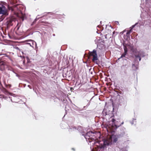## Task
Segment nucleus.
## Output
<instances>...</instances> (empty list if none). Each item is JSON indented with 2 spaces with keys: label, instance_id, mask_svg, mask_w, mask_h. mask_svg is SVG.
<instances>
[{
  "label": "nucleus",
  "instance_id": "nucleus-35",
  "mask_svg": "<svg viewBox=\"0 0 151 151\" xmlns=\"http://www.w3.org/2000/svg\"><path fill=\"white\" fill-rule=\"evenodd\" d=\"M28 86L30 88V89H31V88H31V86H30V85H28Z\"/></svg>",
  "mask_w": 151,
  "mask_h": 151
},
{
  "label": "nucleus",
  "instance_id": "nucleus-34",
  "mask_svg": "<svg viewBox=\"0 0 151 151\" xmlns=\"http://www.w3.org/2000/svg\"><path fill=\"white\" fill-rule=\"evenodd\" d=\"M21 19L22 21H23L24 20V17H23L22 16L21 17Z\"/></svg>",
  "mask_w": 151,
  "mask_h": 151
},
{
  "label": "nucleus",
  "instance_id": "nucleus-32",
  "mask_svg": "<svg viewBox=\"0 0 151 151\" xmlns=\"http://www.w3.org/2000/svg\"><path fill=\"white\" fill-rule=\"evenodd\" d=\"M115 23L117 24H118L119 25V22L118 21H116L115 22Z\"/></svg>",
  "mask_w": 151,
  "mask_h": 151
},
{
  "label": "nucleus",
  "instance_id": "nucleus-10",
  "mask_svg": "<svg viewBox=\"0 0 151 151\" xmlns=\"http://www.w3.org/2000/svg\"><path fill=\"white\" fill-rule=\"evenodd\" d=\"M110 112V111L109 110H107L106 109H104L102 111V114L103 115L106 116L109 115Z\"/></svg>",
  "mask_w": 151,
  "mask_h": 151
},
{
  "label": "nucleus",
  "instance_id": "nucleus-7",
  "mask_svg": "<svg viewBox=\"0 0 151 151\" xmlns=\"http://www.w3.org/2000/svg\"><path fill=\"white\" fill-rule=\"evenodd\" d=\"M135 59L134 62L136 63L137 64H139V61H140L141 60V57L139 55H135Z\"/></svg>",
  "mask_w": 151,
  "mask_h": 151
},
{
  "label": "nucleus",
  "instance_id": "nucleus-6",
  "mask_svg": "<svg viewBox=\"0 0 151 151\" xmlns=\"http://www.w3.org/2000/svg\"><path fill=\"white\" fill-rule=\"evenodd\" d=\"M89 54L90 56L93 57L92 60L93 62H95V61L98 60L96 50L94 49L92 51L89 52Z\"/></svg>",
  "mask_w": 151,
  "mask_h": 151
},
{
  "label": "nucleus",
  "instance_id": "nucleus-18",
  "mask_svg": "<svg viewBox=\"0 0 151 151\" xmlns=\"http://www.w3.org/2000/svg\"><path fill=\"white\" fill-rule=\"evenodd\" d=\"M136 118H133L132 119V121H130V123L132 125H135L136 124Z\"/></svg>",
  "mask_w": 151,
  "mask_h": 151
},
{
  "label": "nucleus",
  "instance_id": "nucleus-5",
  "mask_svg": "<svg viewBox=\"0 0 151 151\" xmlns=\"http://www.w3.org/2000/svg\"><path fill=\"white\" fill-rule=\"evenodd\" d=\"M111 121L112 122V127L113 129L116 130L121 126L120 124V121L119 119L116 120L114 119H112Z\"/></svg>",
  "mask_w": 151,
  "mask_h": 151
},
{
  "label": "nucleus",
  "instance_id": "nucleus-40",
  "mask_svg": "<svg viewBox=\"0 0 151 151\" xmlns=\"http://www.w3.org/2000/svg\"><path fill=\"white\" fill-rule=\"evenodd\" d=\"M16 76H18V75L17 74V73H16Z\"/></svg>",
  "mask_w": 151,
  "mask_h": 151
},
{
  "label": "nucleus",
  "instance_id": "nucleus-24",
  "mask_svg": "<svg viewBox=\"0 0 151 151\" xmlns=\"http://www.w3.org/2000/svg\"><path fill=\"white\" fill-rule=\"evenodd\" d=\"M39 16V15H38L36 18L35 19L34 21L33 22V23H35L38 19H40V18H38V16Z\"/></svg>",
  "mask_w": 151,
  "mask_h": 151
},
{
  "label": "nucleus",
  "instance_id": "nucleus-16",
  "mask_svg": "<svg viewBox=\"0 0 151 151\" xmlns=\"http://www.w3.org/2000/svg\"><path fill=\"white\" fill-rule=\"evenodd\" d=\"M4 93L6 95H10L12 96H14V95L15 94H13L12 93H9L8 91H7L6 89H5L3 91Z\"/></svg>",
  "mask_w": 151,
  "mask_h": 151
},
{
  "label": "nucleus",
  "instance_id": "nucleus-41",
  "mask_svg": "<svg viewBox=\"0 0 151 151\" xmlns=\"http://www.w3.org/2000/svg\"><path fill=\"white\" fill-rule=\"evenodd\" d=\"M66 107H65V110L66 111H67V110H66Z\"/></svg>",
  "mask_w": 151,
  "mask_h": 151
},
{
  "label": "nucleus",
  "instance_id": "nucleus-28",
  "mask_svg": "<svg viewBox=\"0 0 151 151\" xmlns=\"http://www.w3.org/2000/svg\"><path fill=\"white\" fill-rule=\"evenodd\" d=\"M90 102H89L86 105V106H84L83 107V108H85L86 106L88 107V106L90 104Z\"/></svg>",
  "mask_w": 151,
  "mask_h": 151
},
{
  "label": "nucleus",
  "instance_id": "nucleus-39",
  "mask_svg": "<svg viewBox=\"0 0 151 151\" xmlns=\"http://www.w3.org/2000/svg\"><path fill=\"white\" fill-rule=\"evenodd\" d=\"M11 8V9H10L9 8V9H11L12 10V9L11 7H10Z\"/></svg>",
  "mask_w": 151,
  "mask_h": 151
},
{
  "label": "nucleus",
  "instance_id": "nucleus-1",
  "mask_svg": "<svg viewBox=\"0 0 151 151\" xmlns=\"http://www.w3.org/2000/svg\"><path fill=\"white\" fill-rule=\"evenodd\" d=\"M77 129L81 133V135L84 137L87 142H91L93 140L95 139L96 138L95 132L90 131L86 133L83 131V128L81 126L78 127Z\"/></svg>",
  "mask_w": 151,
  "mask_h": 151
},
{
  "label": "nucleus",
  "instance_id": "nucleus-42",
  "mask_svg": "<svg viewBox=\"0 0 151 151\" xmlns=\"http://www.w3.org/2000/svg\"><path fill=\"white\" fill-rule=\"evenodd\" d=\"M53 36H55V34H53Z\"/></svg>",
  "mask_w": 151,
  "mask_h": 151
},
{
  "label": "nucleus",
  "instance_id": "nucleus-19",
  "mask_svg": "<svg viewBox=\"0 0 151 151\" xmlns=\"http://www.w3.org/2000/svg\"><path fill=\"white\" fill-rule=\"evenodd\" d=\"M26 42H30L32 43V45H35V46L37 45V43L36 42L32 40H27L26 41Z\"/></svg>",
  "mask_w": 151,
  "mask_h": 151
},
{
  "label": "nucleus",
  "instance_id": "nucleus-15",
  "mask_svg": "<svg viewBox=\"0 0 151 151\" xmlns=\"http://www.w3.org/2000/svg\"><path fill=\"white\" fill-rule=\"evenodd\" d=\"M111 140L113 142L115 143L118 140V137L116 136H114L112 137Z\"/></svg>",
  "mask_w": 151,
  "mask_h": 151
},
{
  "label": "nucleus",
  "instance_id": "nucleus-22",
  "mask_svg": "<svg viewBox=\"0 0 151 151\" xmlns=\"http://www.w3.org/2000/svg\"><path fill=\"white\" fill-rule=\"evenodd\" d=\"M124 53L126 54L127 53V48L126 47H124Z\"/></svg>",
  "mask_w": 151,
  "mask_h": 151
},
{
  "label": "nucleus",
  "instance_id": "nucleus-11",
  "mask_svg": "<svg viewBox=\"0 0 151 151\" xmlns=\"http://www.w3.org/2000/svg\"><path fill=\"white\" fill-rule=\"evenodd\" d=\"M139 64H137L136 63L133 62L132 64V69L134 70H137L138 68V65Z\"/></svg>",
  "mask_w": 151,
  "mask_h": 151
},
{
  "label": "nucleus",
  "instance_id": "nucleus-27",
  "mask_svg": "<svg viewBox=\"0 0 151 151\" xmlns=\"http://www.w3.org/2000/svg\"><path fill=\"white\" fill-rule=\"evenodd\" d=\"M74 109H75V110H77V111L79 110V109L77 107H76L75 108H74Z\"/></svg>",
  "mask_w": 151,
  "mask_h": 151
},
{
  "label": "nucleus",
  "instance_id": "nucleus-3",
  "mask_svg": "<svg viewBox=\"0 0 151 151\" xmlns=\"http://www.w3.org/2000/svg\"><path fill=\"white\" fill-rule=\"evenodd\" d=\"M103 140V144H100L98 147L99 151H104V150H106L107 147L111 143V142L108 139H104Z\"/></svg>",
  "mask_w": 151,
  "mask_h": 151
},
{
  "label": "nucleus",
  "instance_id": "nucleus-38",
  "mask_svg": "<svg viewBox=\"0 0 151 151\" xmlns=\"http://www.w3.org/2000/svg\"><path fill=\"white\" fill-rule=\"evenodd\" d=\"M95 63L96 64H97L98 65V63H97V62H95Z\"/></svg>",
  "mask_w": 151,
  "mask_h": 151
},
{
  "label": "nucleus",
  "instance_id": "nucleus-8",
  "mask_svg": "<svg viewBox=\"0 0 151 151\" xmlns=\"http://www.w3.org/2000/svg\"><path fill=\"white\" fill-rule=\"evenodd\" d=\"M14 95L13 96L14 97L13 98L12 97V98L11 99V101L12 102L14 103H18L19 102V100H20L19 99V98L17 97H15Z\"/></svg>",
  "mask_w": 151,
  "mask_h": 151
},
{
  "label": "nucleus",
  "instance_id": "nucleus-29",
  "mask_svg": "<svg viewBox=\"0 0 151 151\" xmlns=\"http://www.w3.org/2000/svg\"><path fill=\"white\" fill-rule=\"evenodd\" d=\"M46 14H44V15H42L41 17H39L38 16V18H40H40H42V17H43L44 16H46Z\"/></svg>",
  "mask_w": 151,
  "mask_h": 151
},
{
  "label": "nucleus",
  "instance_id": "nucleus-33",
  "mask_svg": "<svg viewBox=\"0 0 151 151\" xmlns=\"http://www.w3.org/2000/svg\"><path fill=\"white\" fill-rule=\"evenodd\" d=\"M27 44L33 47V46L31 44V43H27Z\"/></svg>",
  "mask_w": 151,
  "mask_h": 151
},
{
  "label": "nucleus",
  "instance_id": "nucleus-12",
  "mask_svg": "<svg viewBox=\"0 0 151 151\" xmlns=\"http://www.w3.org/2000/svg\"><path fill=\"white\" fill-rule=\"evenodd\" d=\"M138 55H139L140 56L144 57L146 56L145 52L143 51L140 50L138 52Z\"/></svg>",
  "mask_w": 151,
  "mask_h": 151
},
{
  "label": "nucleus",
  "instance_id": "nucleus-37",
  "mask_svg": "<svg viewBox=\"0 0 151 151\" xmlns=\"http://www.w3.org/2000/svg\"><path fill=\"white\" fill-rule=\"evenodd\" d=\"M72 150H73L74 151L75 150V149H74V148H72Z\"/></svg>",
  "mask_w": 151,
  "mask_h": 151
},
{
  "label": "nucleus",
  "instance_id": "nucleus-26",
  "mask_svg": "<svg viewBox=\"0 0 151 151\" xmlns=\"http://www.w3.org/2000/svg\"><path fill=\"white\" fill-rule=\"evenodd\" d=\"M150 1V0H143V2H144L145 1V4H146L148 3Z\"/></svg>",
  "mask_w": 151,
  "mask_h": 151
},
{
  "label": "nucleus",
  "instance_id": "nucleus-21",
  "mask_svg": "<svg viewBox=\"0 0 151 151\" xmlns=\"http://www.w3.org/2000/svg\"><path fill=\"white\" fill-rule=\"evenodd\" d=\"M127 150L126 147H123L119 150V151H127Z\"/></svg>",
  "mask_w": 151,
  "mask_h": 151
},
{
  "label": "nucleus",
  "instance_id": "nucleus-14",
  "mask_svg": "<svg viewBox=\"0 0 151 151\" xmlns=\"http://www.w3.org/2000/svg\"><path fill=\"white\" fill-rule=\"evenodd\" d=\"M144 24L142 22L141 24L139 22H137L134 25L132 26V28L131 29H132L135 26H136L137 25H138V26L140 27L141 25H143Z\"/></svg>",
  "mask_w": 151,
  "mask_h": 151
},
{
  "label": "nucleus",
  "instance_id": "nucleus-31",
  "mask_svg": "<svg viewBox=\"0 0 151 151\" xmlns=\"http://www.w3.org/2000/svg\"><path fill=\"white\" fill-rule=\"evenodd\" d=\"M131 50L133 52H135V50L133 48H132L131 49Z\"/></svg>",
  "mask_w": 151,
  "mask_h": 151
},
{
  "label": "nucleus",
  "instance_id": "nucleus-17",
  "mask_svg": "<svg viewBox=\"0 0 151 151\" xmlns=\"http://www.w3.org/2000/svg\"><path fill=\"white\" fill-rule=\"evenodd\" d=\"M132 32V29L128 30L126 33V36L128 38H130V34Z\"/></svg>",
  "mask_w": 151,
  "mask_h": 151
},
{
  "label": "nucleus",
  "instance_id": "nucleus-13",
  "mask_svg": "<svg viewBox=\"0 0 151 151\" xmlns=\"http://www.w3.org/2000/svg\"><path fill=\"white\" fill-rule=\"evenodd\" d=\"M77 129L76 127L74 126H69L68 130L69 132H72L76 130Z\"/></svg>",
  "mask_w": 151,
  "mask_h": 151
},
{
  "label": "nucleus",
  "instance_id": "nucleus-30",
  "mask_svg": "<svg viewBox=\"0 0 151 151\" xmlns=\"http://www.w3.org/2000/svg\"><path fill=\"white\" fill-rule=\"evenodd\" d=\"M0 65H4V64L3 62L1 61L0 62Z\"/></svg>",
  "mask_w": 151,
  "mask_h": 151
},
{
  "label": "nucleus",
  "instance_id": "nucleus-25",
  "mask_svg": "<svg viewBox=\"0 0 151 151\" xmlns=\"http://www.w3.org/2000/svg\"><path fill=\"white\" fill-rule=\"evenodd\" d=\"M99 40H98V39H96L95 40V44H96L97 45V47H98V43L99 42Z\"/></svg>",
  "mask_w": 151,
  "mask_h": 151
},
{
  "label": "nucleus",
  "instance_id": "nucleus-36",
  "mask_svg": "<svg viewBox=\"0 0 151 151\" xmlns=\"http://www.w3.org/2000/svg\"><path fill=\"white\" fill-rule=\"evenodd\" d=\"M123 124H124V122H122L121 124L120 123V124H121V125H122Z\"/></svg>",
  "mask_w": 151,
  "mask_h": 151
},
{
  "label": "nucleus",
  "instance_id": "nucleus-2",
  "mask_svg": "<svg viewBox=\"0 0 151 151\" xmlns=\"http://www.w3.org/2000/svg\"><path fill=\"white\" fill-rule=\"evenodd\" d=\"M5 4L0 6V15H2L0 18L1 20H3L5 18L9 15L8 10L4 6Z\"/></svg>",
  "mask_w": 151,
  "mask_h": 151
},
{
  "label": "nucleus",
  "instance_id": "nucleus-43",
  "mask_svg": "<svg viewBox=\"0 0 151 151\" xmlns=\"http://www.w3.org/2000/svg\"><path fill=\"white\" fill-rule=\"evenodd\" d=\"M30 43H31V44L32 45V43L31 42H30Z\"/></svg>",
  "mask_w": 151,
  "mask_h": 151
},
{
  "label": "nucleus",
  "instance_id": "nucleus-23",
  "mask_svg": "<svg viewBox=\"0 0 151 151\" xmlns=\"http://www.w3.org/2000/svg\"><path fill=\"white\" fill-rule=\"evenodd\" d=\"M126 55V54H125V53H123V54H122V55H121V57H120V58H119L118 59L119 60V59H120L121 58H123V57H124Z\"/></svg>",
  "mask_w": 151,
  "mask_h": 151
},
{
  "label": "nucleus",
  "instance_id": "nucleus-9",
  "mask_svg": "<svg viewBox=\"0 0 151 151\" xmlns=\"http://www.w3.org/2000/svg\"><path fill=\"white\" fill-rule=\"evenodd\" d=\"M14 20L15 19L13 18H9L6 22L7 25L9 26L12 25V22L14 21Z\"/></svg>",
  "mask_w": 151,
  "mask_h": 151
},
{
  "label": "nucleus",
  "instance_id": "nucleus-20",
  "mask_svg": "<svg viewBox=\"0 0 151 151\" xmlns=\"http://www.w3.org/2000/svg\"><path fill=\"white\" fill-rule=\"evenodd\" d=\"M3 99H4L6 100L7 101H9V99L11 100V99L12 98V97H7V96H3Z\"/></svg>",
  "mask_w": 151,
  "mask_h": 151
},
{
  "label": "nucleus",
  "instance_id": "nucleus-4",
  "mask_svg": "<svg viewBox=\"0 0 151 151\" xmlns=\"http://www.w3.org/2000/svg\"><path fill=\"white\" fill-rule=\"evenodd\" d=\"M141 7L143 10V12L141 10L142 12L141 15V17L144 16V19L148 18V15L150 16V15H151V8L148 9H146L145 8H143V7L142 6V4H141Z\"/></svg>",
  "mask_w": 151,
  "mask_h": 151
}]
</instances>
